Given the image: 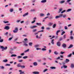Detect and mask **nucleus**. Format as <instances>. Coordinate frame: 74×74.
I'll return each mask as SVG.
<instances>
[{
  "label": "nucleus",
  "instance_id": "nucleus-1",
  "mask_svg": "<svg viewBox=\"0 0 74 74\" xmlns=\"http://www.w3.org/2000/svg\"><path fill=\"white\" fill-rule=\"evenodd\" d=\"M62 14H59V16H56L55 18L56 19H58V18H59L61 17H62Z\"/></svg>",
  "mask_w": 74,
  "mask_h": 74
},
{
  "label": "nucleus",
  "instance_id": "nucleus-2",
  "mask_svg": "<svg viewBox=\"0 0 74 74\" xmlns=\"http://www.w3.org/2000/svg\"><path fill=\"white\" fill-rule=\"evenodd\" d=\"M18 27H16L15 28V30L13 31V33H17V32H18Z\"/></svg>",
  "mask_w": 74,
  "mask_h": 74
},
{
  "label": "nucleus",
  "instance_id": "nucleus-3",
  "mask_svg": "<svg viewBox=\"0 0 74 74\" xmlns=\"http://www.w3.org/2000/svg\"><path fill=\"white\" fill-rule=\"evenodd\" d=\"M0 48L1 49H7V47H5V48L3 46H1L0 45Z\"/></svg>",
  "mask_w": 74,
  "mask_h": 74
},
{
  "label": "nucleus",
  "instance_id": "nucleus-4",
  "mask_svg": "<svg viewBox=\"0 0 74 74\" xmlns=\"http://www.w3.org/2000/svg\"><path fill=\"white\" fill-rule=\"evenodd\" d=\"M57 45L58 47H60L61 45V43L60 42H57Z\"/></svg>",
  "mask_w": 74,
  "mask_h": 74
},
{
  "label": "nucleus",
  "instance_id": "nucleus-5",
  "mask_svg": "<svg viewBox=\"0 0 74 74\" xmlns=\"http://www.w3.org/2000/svg\"><path fill=\"white\" fill-rule=\"evenodd\" d=\"M4 29L7 30H9L10 29V27L8 26H6L4 27Z\"/></svg>",
  "mask_w": 74,
  "mask_h": 74
},
{
  "label": "nucleus",
  "instance_id": "nucleus-6",
  "mask_svg": "<svg viewBox=\"0 0 74 74\" xmlns=\"http://www.w3.org/2000/svg\"><path fill=\"white\" fill-rule=\"evenodd\" d=\"M37 27V26L34 25L30 27V29H34V28H36V27Z\"/></svg>",
  "mask_w": 74,
  "mask_h": 74
},
{
  "label": "nucleus",
  "instance_id": "nucleus-7",
  "mask_svg": "<svg viewBox=\"0 0 74 74\" xmlns=\"http://www.w3.org/2000/svg\"><path fill=\"white\" fill-rule=\"evenodd\" d=\"M28 14H29V13L27 12L26 13H25V14H24L23 15V17H25L26 16L28 15Z\"/></svg>",
  "mask_w": 74,
  "mask_h": 74
},
{
  "label": "nucleus",
  "instance_id": "nucleus-8",
  "mask_svg": "<svg viewBox=\"0 0 74 74\" xmlns=\"http://www.w3.org/2000/svg\"><path fill=\"white\" fill-rule=\"evenodd\" d=\"M62 46L64 48H66V44L63 43L62 44Z\"/></svg>",
  "mask_w": 74,
  "mask_h": 74
},
{
  "label": "nucleus",
  "instance_id": "nucleus-9",
  "mask_svg": "<svg viewBox=\"0 0 74 74\" xmlns=\"http://www.w3.org/2000/svg\"><path fill=\"white\" fill-rule=\"evenodd\" d=\"M33 74H39L40 73L39 72L34 71L33 72Z\"/></svg>",
  "mask_w": 74,
  "mask_h": 74
},
{
  "label": "nucleus",
  "instance_id": "nucleus-10",
  "mask_svg": "<svg viewBox=\"0 0 74 74\" xmlns=\"http://www.w3.org/2000/svg\"><path fill=\"white\" fill-rule=\"evenodd\" d=\"M33 64L34 66H37L38 64H37V63L36 62H34V63H33Z\"/></svg>",
  "mask_w": 74,
  "mask_h": 74
},
{
  "label": "nucleus",
  "instance_id": "nucleus-11",
  "mask_svg": "<svg viewBox=\"0 0 74 74\" xmlns=\"http://www.w3.org/2000/svg\"><path fill=\"white\" fill-rule=\"evenodd\" d=\"M47 2V0H42L41 1V3H46Z\"/></svg>",
  "mask_w": 74,
  "mask_h": 74
},
{
  "label": "nucleus",
  "instance_id": "nucleus-12",
  "mask_svg": "<svg viewBox=\"0 0 74 74\" xmlns=\"http://www.w3.org/2000/svg\"><path fill=\"white\" fill-rule=\"evenodd\" d=\"M44 14L42 13H40V17H43V16H44Z\"/></svg>",
  "mask_w": 74,
  "mask_h": 74
},
{
  "label": "nucleus",
  "instance_id": "nucleus-13",
  "mask_svg": "<svg viewBox=\"0 0 74 74\" xmlns=\"http://www.w3.org/2000/svg\"><path fill=\"white\" fill-rule=\"evenodd\" d=\"M52 25H53V23L50 22L48 23V25L49 26H51Z\"/></svg>",
  "mask_w": 74,
  "mask_h": 74
},
{
  "label": "nucleus",
  "instance_id": "nucleus-14",
  "mask_svg": "<svg viewBox=\"0 0 74 74\" xmlns=\"http://www.w3.org/2000/svg\"><path fill=\"white\" fill-rule=\"evenodd\" d=\"M60 57H58V58H56V59L57 60H58V59H60V60H63V59H60Z\"/></svg>",
  "mask_w": 74,
  "mask_h": 74
},
{
  "label": "nucleus",
  "instance_id": "nucleus-15",
  "mask_svg": "<svg viewBox=\"0 0 74 74\" xmlns=\"http://www.w3.org/2000/svg\"><path fill=\"white\" fill-rule=\"evenodd\" d=\"M71 69H73L74 68V64H71Z\"/></svg>",
  "mask_w": 74,
  "mask_h": 74
},
{
  "label": "nucleus",
  "instance_id": "nucleus-16",
  "mask_svg": "<svg viewBox=\"0 0 74 74\" xmlns=\"http://www.w3.org/2000/svg\"><path fill=\"white\" fill-rule=\"evenodd\" d=\"M21 64L20 63H19V64H18L17 66L18 67H21Z\"/></svg>",
  "mask_w": 74,
  "mask_h": 74
},
{
  "label": "nucleus",
  "instance_id": "nucleus-17",
  "mask_svg": "<svg viewBox=\"0 0 74 74\" xmlns=\"http://www.w3.org/2000/svg\"><path fill=\"white\" fill-rule=\"evenodd\" d=\"M73 47V45L72 44H71L68 48H72Z\"/></svg>",
  "mask_w": 74,
  "mask_h": 74
},
{
  "label": "nucleus",
  "instance_id": "nucleus-18",
  "mask_svg": "<svg viewBox=\"0 0 74 74\" xmlns=\"http://www.w3.org/2000/svg\"><path fill=\"white\" fill-rule=\"evenodd\" d=\"M64 2H65V1H64V0L62 1H60V4H63V3H64Z\"/></svg>",
  "mask_w": 74,
  "mask_h": 74
},
{
  "label": "nucleus",
  "instance_id": "nucleus-19",
  "mask_svg": "<svg viewBox=\"0 0 74 74\" xmlns=\"http://www.w3.org/2000/svg\"><path fill=\"white\" fill-rule=\"evenodd\" d=\"M60 32V30H58L57 31V32H56V35H58V33H59V32Z\"/></svg>",
  "mask_w": 74,
  "mask_h": 74
},
{
  "label": "nucleus",
  "instance_id": "nucleus-20",
  "mask_svg": "<svg viewBox=\"0 0 74 74\" xmlns=\"http://www.w3.org/2000/svg\"><path fill=\"white\" fill-rule=\"evenodd\" d=\"M3 62H4V63L7 62H8V60L7 59L4 60L3 61Z\"/></svg>",
  "mask_w": 74,
  "mask_h": 74
},
{
  "label": "nucleus",
  "instance_id": "nucleus-21",
  "mask_svg": "<svg viewBox=\"0 0 74 74\" xmlns=\"http://www.w3.org/2000/svg\"><path fill=\"white\" fill-rule=\"evenodd\" d=\"M36 25H38V26H41V23H36Z\"/></svg>",
  "mask_w": 74,
  "mask_h": 74
},
{
  "label": "nucleus",
  "instance_id": "nucleus-22",
  "mask_svg": "<svg viewBox=\"0 0 74 74\" xmlns=\"http://www.w3.org/2000/svg\"><path fill=\"white\" fill-rule=\"evenodd\" d=\"M71 55H72V54L71 53L70 54L68 55L67 56V57H68V58H70V57L71 56Z\"/></svg>",
  "mask_w": 74,
  "mask_h": 74
},
{
  "label": "nucleus",
  "instance_id": "nucleus-23",
  "mask_svg": "<svg viewBox=\"0 0 74 74\" xmlns=\"http://www.w3.org/2000/svg\"><path fill=\"white\" fill-rule=\"evenodd\" d=\"M41 50L42 51H47V49L45 48H42V49Z\"/></svg>",
  "mask_w": 74,
  "mask_h": 74
},
{
  "label": "nucleus",
  "instance_id": "nucleus-24",
  "mask_svg": "<svg viewBox=\"0 0 74 74\" xmlns=\"http://www.w3.org/2000/svg\"><path fill=\"white\" fill-rule=\"evenodd\" d=\"M16 55L15 54H12L11 56V57H16Z\"/></svg>",
  "mask_w": 74,
  "mask_h": 74
},
{
  "label": "nucleus",
  "instance_id": "nucleus-25",
  "mask_svg": "<svg viewBox=\"0 0 74 74\" xmlns=\"http://www.w3.org/2000/svg\"><path fill=\"white\" fill-rule=\"evenodd\" d=\"M61 11H62V8H60L59 10V13H60V12H61Z\"/></svg>",
  "mask_w": 74,
  "mask_h": 74
},
{
  "label": "nucleus",
  "instance_id": "nucleus-26",
  "mask_svg": "<svg viewBox=\"0 0 74 74\" xmlns=\"http://www.w3.org/2000/svg\"><path fill=\"white\" fill-rule=\"evenodd\" d=\"M39 45H35L34 46V48H37V47H39Z\"/></svg>",
  "mask_w": 74,
  "mask_h": 74
},
{
  "label": "nucleus",
  "instance_id": "nucleus-27",
  "mask_svg": "<svg viewBox=\"0 0 74 74\" xmlns=\"http://www.w3.org/2000/svg\"><path fill=\"white\" fill-rule=\"evenodd\" d=\"M29 46H32L33 45V43L30 42L29 43Z\"/></svg>",
  "mask_w": 74,
  "mask_h": 74
},
{
  "label": "nucleus",
  "instance_id": "nucleus-28",
  "mask_svg": "<svg viewBox=\"0 0 74 74\" xmlns=\"http://www.w3.org/2000/svg\"><path fill=\"white\" fill-rule=\"evenodd\" d=\"M54 53L55 55H58V52H57V51H55L54 52Z\"/></svg>",
  "mask_w": 74,
  "mask_h": 74
},
{
  "label": "nucleus",
  "instance_id": "nucleus-29",
  "mask_svg": "<svg viewBox=\"0 0 74 74\" xmlns=\"http://www.w3.org/2000/svg\"><path fill=\"white\" fill-rule=\"evenodd\" d=\"M13 11H14V10L13 9H12V8L10 9L9 10V11L10 12H13Z\"/></svg>",
  "mask_w": 74,
  "mask_h": 74
},
{
  "label": "nucleus",
  "instance_id": "nucleus-30",
  "mask_svg": "<svg viewBox=\"0 0 74 74\" xmlns=\"http://www.w3.org/2000/svg\"><path fill=\"white\" fill-rule=\"evenodd\" d=\"M62 16L63 17V18H66V15L65 14V15H63V14H62Z\"/></svg>",
  "mask_w": 74,
  "mask_h": 74
},
{
  "label": "nucleus",
  "instance_id": "nucleus-31",
  "mask_svg": "<svg viewBox=\"0 0 74 74\" xmlns=\"http://www.w3.org/2000/svg\"><path fill=\"white\" fill-rule=\"evenodd\" d=\"M53 41H54V40H51V44H53H53H54V42Z\"/></svg>",
  "mask_w": 74,
  "mask_h": 74
},
{
  "label": "nucleus",
  "instance_id": "nucleus-32",
  "mask_svg": "<svg viewBox=\"0 0 74 74\" xmlns=\"http://www.w3.org/2000/svg\"><path fill=\"white\" fill-rule=\"evenodd\" d=\"M70 60L68 59H66L65 60V62L67 63V62H69Z\"/></svg>",
  "mask_w": 74,
  "mask_h": 74
},
{
  "label": "nucleus",
  "instance_id": "nucleus-33",
  "mask_svg": "<svg viewBox=\"0 0 74 74\" xmlns=\"http://www.w3.org/2000/svg\"><path fill=\"white\" fill-rule=\"evenodd\" d=\"M51 69H55L56 67L54 66H51L50 67Z\"/></svg>",
  "mask_w": 74,
  "mask_h": 74
},
{
  "label": "nucleus",
  "instance_id": "nucleus-34",
  "mask_svg": "<svg viewBox=\"0 0 74 74\" xmlns=\"http://www.w3.org/2000/svg\"><path fill=\"white\" fill-rule=\"evenodd\" d=\"M56 27V24H54L52 26V27L53 29H54Z\"/></svg>",
  "mask_w": 74,
  "mask_h": 74
},
{
  "label": "nucleus",
  "instance_id": "nucleus-35",
  "mask_svg": "<svg viewBox=\"0 0 74 74\" xmlns=\"http://www.w3.org/2000/svg\"><path fill=\"white\" fill-rule=\"evenodd\" d=\"M71 11V9H69L66 10V12H69V11Z\"/></svg>",
  "mask_w": 74,
  "mask_h": 74
},
{
  "label": "nucleus",
  "instance_id": "nucleus-36",
  "mask_svg": "<svg viewBox=\"0 0 74 74\" xmlns=\"http://www.w3.org/2000/svg\"><path fill=\"white\" fill-rule=\"evenodd\" d=\"M28 57L27 56H25L23 57V58L24 59H27Z\"/></svg>",
  "mask_w": 74,
  "mask_h": 74
},
{
  "label": "nucleus",
  "instance_id": "nucleus-37",
  "mask_svg": "<svg viewBox=\"0 0 74 74\" xmlns=\"http://www.w3.org/2000/svg\"><path fill=\"white\" fill-rule=\"evenodd\" d=\"M3 41H4V39H0V42H3Z\"/></svg>",
  "mask_w": 74,
  "mask_h": 74
},
{
  "label": "nucleus",
  "instance_id": "nucleus-38",
  "mask_svg": "<svg viewBox=\"0 0 74 74\" xmlns=\"http://www.w3.org/2000/svg\"><path fill=\"white\" fill-rule=\"evenodd\" d=\"M29 49H27V50L24 51V52L26 53V52H29Z\"/></svg>",
  "mask_w": 74,
  "mask_h": 74
},
{
  "label": "nucleus",
  "instance_id": "nucleus-39",
  "mask_svg": "<svg viewBox=\"0 0 74 74\" xmlns=\"http://www.w3.org/2000/svg\"><path fill=\"white\" fill-rule=\"evenodd\" d=\"M36 38H39L40 39L41 38V37L39 36L38 37V36L37 35L36 36Z\"/></svg>",
  "mask_w": 74,
  "mask_h": 74
},
{
  "label": "nucleus",
  "instance_id": "nucleus-40",
  "mask_svg": "<svg viewBox=\"0 0 74 74\" xmlns=\"http://www.w3.org/2000/svg\"><path fill=\"white\" fill-rule=\"evenodd\" d=\"M21 69H24V68H25V66L21 65Z\"/></svg>",
  "mask_w": 74,
  "mask_h": 74
},
{
  "label": "nucleus",
  "instance_id": "nucleus-41",
  "mask_svg": "<svg viewBox=\"0 0 74 74\" xmlns=\"http://www.w3.org/2000/svg\"><path fill=\"white\" fill-rule=\"evenodd\" d=\"M22 58V56H17V58L18 59H21V58Z\"/></svg>",
  "mask_w": 74,
  "mask_h": 74
},
{
  "label": "nucleus",
  "instance_id": "nucleus-42",
  "mask_svg": "<svg viewBox=\"0 0 74 74\" xmlns=\"http://www.w3.org/2000/svg\"><path fill=\"white\" fill-rule=\"evenodd\" d=\"M64 33H65V32L64 31L62 32L61 33V35L62 36V35H63V34H64Z\"/></svg>",
  "mask_w": 74,
  "mask_h": 74
},
{
  "label": "nucleus",
  "instance_id": "nucleus-43",
  "mask_svg": "<svg viewBox=\"0 0 74 74\" xmlns=\"http://www.w3.org/2000/svg\"><path fill=\"white\" fill-rule=\"evenodd\" d=\"M12 38H13V37H12L11 38H9L8 40L9 41H11L12 39Z\"/></svg>",
  "mask_w": 74,
  "mask_h": 74
},
{
  "label": "nucleus",
  "instance_id": "nucleus-44",
  "mask_svg": "<svg viewBox=\"0 0 74 74\" xmlns=\"http://www.w3.org/2000/svg\"><path fill=\"white\" fill-rule=\"evenodd\" d=\"M20 55L21 56H24V55H25V53H21Z\"/></svg>",
  "mask_w": 74,
  "mask_h": 74
},
{
  "label": "nucleus",
  "instance_id": "nucleus-45",
  "mask_svg": "<svg viewBox=\"0 0 74 74\" xmlns=\"http://www.w3.org/2000/svg\"><path fill=\"white\" fill-rule=\"evenodd\" d=\"M3 23H9V21H3Z\"/></svg>",
  "mask_w": 74,
  "mask_h": 74
},
{
  "label": "nucleus",
  "instance_id": "nucleus-46",
  "mask_svg": "<svg viewBox=\"0 0 74 74\" xmlns=\"http://www.w3.org/2000/svg\"><path fill=\"white\" fill-rule=\"evenodd\" d=\"M46 30H50V29H51V28L50 27H47L46 28Z\"/></svg>",
  "mask_w": 74,
  "mask_h": 74
},
{
  "label": "nucleus",
  "instance_id": "nucleus-47",
  "mask_svg": "<svg viewBox=\"0 0 74 74\" xmlns=\"http://www.w3.org/2000/svg\"><path fill=\"white\" fill-rule=\"evenodd\" d=\"M63 67L64 68V69H66V68L67 67V66H66L64 65L63 66Z\"/></svg>",
  "mask_w": 74,
  "mask_h": 74
},
{
  "label": "nucleus",
  "instance_id": "nucleus-48",
  "mask_svg": "<svg viewBox=\"0 0 74 74\" xmlns=\"http://www.w3.org/2000/svg\"><path fill=\"white\" fill-rule=\"evenodd\" d=\"M23 45H24L25 47H27V44L26 43H24L23 44Z\"/></svg>",
  "mask_w": 74,
  "mask_h": 74
},
{
  "label": "nucleus",
  "instance_id": "nucleus-49",
  "mask_svg": "<svg viewBox=\"0 0 74 74\" xmlns=\"http://www.w3.org/2000/svg\"><path fill=\"white\" fill-rule=\"evenodd\" d=\"M49 53H50L52 52V50L51 49H49Z\"/></svg>",
  "mask_w": 74,
  "mask_h": 74
},
{
  "label": "nucleus",
  "instance_id": "nucleus-50",
  "mask_svg": "<svg viewBox=\"0 0 74 74\" xmlns=\"http://www.w3.org/2000/svg\"><path fill=\"white\" fill-rule=\"evenodd\" d=\"M66 35H64V36H63V38H64V39H65L66 38Z\"/></svg>",
  "mask_w": 74,
  "mask_h": 74
},
{
  "label": "nucleus",
  "instance_id": "nucleus-51",
  "mask_svg": "<svg viewBox=\"0 0 74 74\" xmlns=\"http://www.w3.org/2000/svg\"><path fill=\"white\" fill-rule=\"evenodd\" d=\"M66 12V10H64L61 12V14H63V13H64V12Z\"/></svg>",
  "mask_w": 74,
  "mask_h": 74
},
{
  "label": "nucleus",
  "instance_id": "nucleus-52",
  "mask_svg": "<svg viewBox=\"0 0 74 74\" xmlns=\"http://www.w3.org/2000/svg\"><path fill=\"white\" fill-rule=\"evenodd\" d=\"M10 65H10V64H7L5 65L6 66H10Z\"/></svg>",
  "mask_w": 74,
  "mask_h": 74
},
{
  "label": "nucleus",
  "instance_id": "nucleus-53",
  "mask_svg": "<svg viewBox=\"0 0 74 74\" xmlns=\"http://www.w3.org/2000/svg\"><path fill=\"white\" fill-rule=\"evenodd\" d=\"M50 15V13H48L46 14V16H49Z\"/></svg>",
  "mask_w": 74,
  "mask_h": 74
},
{
  "label": "nucleus",
  "instance_id": "nucleus-54",
  "mask_svg": "<svg viewBox=\"0 0 74 74\" xmlns=\"http://www.w3.org/2000/svg\"><path fill=\"white\" fill-rule=\"evenodd\" d=\"M36 50H41V48H36Z\"/></svg>",
  "mask_w": 74,
  "mask_h": 74
},
{
  "label": "nucleus",
  "instance_id": "nucleus-55",
  "mask_svg": "<svg viewBox=\"0 0 74 74\" xmlns=\"http://www.w3.org/2000/svg\"><path fill=\"white\" fill-rule=\"evenodd\" d=\"M48 70V69H45L44 71H43V72L44 73H45V71H47Z\"/></svg>",
  "mask_w": 74,
  "mask_h": 74
},
{
  "label": "nucleus",
  "instance_id": "nucleus-56",
  "mask_svg": "<svg viewBox=\"0 0 74 74\" xmlns=\"http://www.w3.org/2000/svg\"><path fill=\"white\" fill-rule=\"evenodd\" d=\"M35 22H36V20H34L33 21H32L31 22V23H34Z\"/></svg>",
  "mask_w": 74,
  "mask_h": 74
},
{
  "label": "nucleus",
  "instance_id": "nucleus-57",
  "mask_svg": "<svg viewBox=\"0 0 74 74\" xmlns=\"http://www.w3.org/2000/svg\"><path fill=\"white\" fill-rule=\"evenodd\" d=\"M36 31H37V29H34L32 30L33 32H36Z\"/></svg>",
  "mask_w": 74,
  "mask_h": 74
},
{
  "label": "nucleus",
  "instance_id": "nucleus-58",
  "mask_svg": "<svg viewBox=\"0 0 74 74\" xmlns=\"http://www.w3.org/2000/svg\"><path fill=\"white\" fill-rule=\"evenodd\" d=\"M21 21V20H18L16 21V22L17 23H19Z\"/></svg>",
  "mask_w": 74,
  "mask_h": 74
},
{
  "label": "nucleus",
  "instance_id": "nucleus-59",
  "mask_svg": "<svg viewBox=\"0 0 74 74\" xmlns=\"http://www.w3.org/2000/svg\"><path fill=\"white\" fill-rule=\"evenodd\" d=\"M49 18V16H47L45 17L44 18V19H47V18Z\"/></svg>",
  "mask_w": 74,
  "mask_h": 74
},
{
  "label": "nucleus",
  "instance_id": "nucleus-60",
  "mask_svg": "<svg viewBox=\"0 0 74 74\" xmlns=\"http://www.w3.org/2000/svg\"><path fill=\"white\" fill-rule=\"evenodd\" d=\"M64 29L65 30H67V27L66 26H65L64 27Z\"/></svg>",
  "mask_w": 74,
  "mask_h": 74
},
{
  "label": "nucleus",
  "instance_id": "nucleus-61",
  "mask_svg": "<svg viewBox=\"0 0 74 74\" xmlns=\"http://www.w3.org/2000/svg\"><path fill=\"white\" fill-rule=\"evenodd\" d=\"M26 25H28L29 24V21H27L26 23Z\"/></svg>",
  "mask_w": 74,
  "mask_h": 74
},
{
  "label": "nucleus",
  "instance_id": "nucleus-62",
  "mask_svg": "<svg viewBox=\"0 0 74 74\" xmlns=\"http://www.w3.org/2000/svg\"><path fill=\"white\" fill-rule=\"evenodd\" d=\"M64 53V52H63V51H61L60 53V54H61L62 55H63V53Z\"/></svg>",
  "mask_w": 74,
  "mask_h": 74
},
{
  "label": "nucleus",
  "instance_id": "nucleus-63",
  "mask_svg": "<svg viewBox=\"0 0 74 74\" xmlns=\"http://www.w3.org/2000/svg\"><path fill=\"white\" fill-rule=\"evenodd\" d=\"M71 0H67L66 1L67 3H69Z\"/></svg>",
  "mask_w": 74,
  "mask_h": 74
},
{
  "label": "nucleus",
  "instance_id": "nucleus-64",
  "mask_svg": "<svg viewBox=\"0 0 74 74\" xmlns=\"http://www.w3.org/2000/svg\"><path fill=\"white\" fill-rule=\"evenodd\" d=\"M70 38L71 39V40H73V37L72 36H71L70 37Z\"/></svg>",
  "mask_w": 74,
  "mask_h": 74
}]
</instances>
